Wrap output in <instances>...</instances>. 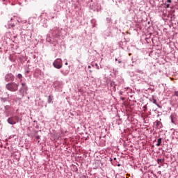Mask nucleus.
I'll return each mask as SVG.
<instances>
[{"label": "nucleus", "mask_w": 178, "mask_h": 178, "mask_svg": "<svg viewBox=\"0 0 178 178\" xmlns=\"http://www.w3.org/2000/svg\"><path fill=\"white\" fill-rule=\"evenodd\" d=\"M91 23H95V19H92Z\"/></svg>", "instance_id": "c85d7f7f"}, {"label": "nucleus", "mask_w": 178, "mask_h": 178, "mask_svg": "<svg viewBox=\"0 0 178 178\" xmlns=\"http://www.w3.org/2000/svg\"><path fill=\"white\" fill-rule=\"evenodd\" d=\"M107 23H109L110 24H112V18L111 17H107L106 19Z\"/></svg>", "instance_id": "a211bd4d"}, {"label": "nucleus", "mask_w": 178, "mask_h": 178, "mask_svg": "<svg viewBox=\"0 0 178 178\" xmlns=\"http://www.w3.org/2000/svg\"><path fill=\"white\" fill-rule=\"evenodd\" d=\"M51 35L54 37V38H58V37H60L61 33H60V30L58 27H54L51 30Z\"/></svg>", "instance_id": "39448f33"}, {"label": "nucleus", "mask_w": 178, "mask_h": 178, "mask_svg": "<svg viewBox=\"0 0 178 178\" xmlns=\"http://www.w3.org/2000/svg\"><path fill=\"white\" fill-rule=\"evenodd\" d=\"M5 111H9V106L6 105L4 106Z\"/></svg>", "instance_id": "b1692460"}, {"label": "nucleus", "mask_w": 178, "mask_h": 178, "mask_svg": "<svg viewBox=\"0 0 178 178\" xmlns=\"http://www.w3.org/2000/svg\"><path fill=\"white\" fill-rule=\"evenodd\" d=\"M164 161H165V160L163 159H157L158 165H162V163H163Z\"/></svg>", "instance_id": "f3484780"}, {"label": "nucleus", "mask_w": 178, "mask_h": 178, "mask_svg": "<svg viewBox=\"0 0 178 178\" xmlns=\"http://www.w3.org/2000/svg\"><path fill=\"white\" fill-rule=\"evenodd\" d=\"M118 166H120V164H118Z\"/></svg>", "instance_id": "ea45409f"}, {"label": "nucleus", "mask_w": 178, "mask_h": 178, "mask_svg": "<svg viewBox=\"0 0 178 178\" xmlns=\"http://www.w3.org/2000/svg\"><path fill=\"white\" fill-rule=\"evenodd\" d=\"M158 173H159V175H161V171H159Z\"/></svg>", "instance_id": "72a5a7b5"}, {"label": "nucleus", "mask_w": 178, "mask_h": 178, "mask_svg": "<svg viewBox=\"0 0 178 178\" xmlns=\"http://www.w3.org/2000/svg\"><path fill=\"white\" fill-rule=\"evenodd\" d=\"M96 3H95L94 5H92V6L94 7V10H99V9H101V6L99 3H97V7H95Z\"/></svg>", "instance_id": "2eb2a0df"}, {"label": "nucleus", "mask_w": 178, "mask_h": 178, "mask_svg": "<svg viewBox=\"0 0 178 178\" xmlns=\"http://www.w3.org/2000/svg\"><path fill=\"white\" fill-rule=\"evenodd\" d=\"M118 63H119V64L122 63V60H119V61H118Z\"/></svg>", "instance_id": "2f4dec72"}, {"label": "nucleus", "mask_w": 178, "mask_h": 178, "mask_svg": "<svg viewBox=\"0 0 178 178\" xmlns=\"http://www.w3.org/2000/svg\"><path fill=\"white\" fill-rule=\"evenodd\" d=\"M110 86L111 87V90H113V91H116V86H118V83L113 81H111L110 82Z\"/></svg>", "instance_id": "9b49d317"}, {"label": "nucleus", "mask_w": 178, "mask_h": 178, "mask_svg": "<svg viewBox=\"0 0 178 178\" xmlns=\"http://www.w3.org/2000/svg\"><path fill=\"white\" fill-rule=\"evenodd\" d=\"M110 161H112V159H110Z\"/></svg>", "instance_id": "79ce46f5"}, {"label": "nucleus", "mask_w": 178, "mask_h": 178, "mask_svg": "<svg viewBox=\"0 0 178 178\" xmlns=\"http://www.w3.org/2000/svg\"><path fill=\"white\" fill-rule=\"evenodd\" d=\"M161 144H162V138L157 140L156 147H161Z\"/></svg>", "instance_id": "dca6fc26"}, {"label": "nucleus", "mask_w": 178, "mask_h": 178, "mask_svg": "<svg viewBox=\"0 0 178 178\" xmlns=\"http://www.w3.org/2000/svg\"><path fill=\"white\" fill-rule=\"evenodd\" d=\"M155 129H162V122L160 120H156L154 122Z\"/></svg>", "instance_id": "1a4fd4ad"}, {"label": "nucleus", "mask_w": 178, "mask_h": 178, "mask_svg": "<svg viewBox=\"0 0 178 178\" xmlns=\"http://www.w3.org/2000/svg\"><path fill=\"white\" fill-rule=\"evenodd\" d=\"M16 26V21L11 18L10 21H8V24L6 26L7 29H13Z\"/></svg>", "instance_id": "6e6552de"}, {"label": "nucleus", "mask_w": 178, "mask_h": 178, "mask_svg": "<svg viewBox=\"0 0 178 178\" xmlns=\"http://www.w3.org/2000/svg\"><path fill=\"white\" fill-rule=\"evenodd\" d=\"M88 69H91V65H88Z\"/></svg>", "instance_id": "7c9ffc66"}, {"label": "nucleus", "mask_w": 178, "mask_h": 178, "mask_svg": "<svg viewBox=\"0 0 178 178\" xmlns=\"http://www.w3.org/2000/svg\"><path fill=\"white\" fill-rule=\"evenodd\" d=\"M35 138H36V140H40V138H41V136L40 135H37L35 136Z\"/></svg>", "instance_id": "a878e982"}, {"label": "nucleus", "mask_w": 178, "mask_h": 178, "mask_svg": "<svg viewBox=\"0 0 178 178\" xmlns=\"http://www.w3.org/2000/svg\"><path fill=\"white\" fill-rule=\"evenodd\" d=\"M25 73L29 74V73H30V71L26 70V71L25 72Z\"/></svg>", "instance_id": "c756f323"}, {"label": "nucleus", "mask_w": 178, "mask_h": 178, "mask_svg": "<svg viewBox=\"0 0 178 178\" xmlns=\"http://www.w3.org/2000/svg\"><path fill=\"white\" fill-rule=\"evenodd\" d=\"M95 66H96V68H97L98 70H99V66L98 65L97 63L95 64Z\"/></svg>", "instance_id": "bb28decb"}, {"label": "nucleus", "mask_w": 178, "mask_h": 178, "mask_svg": "<svg viewBox=\"0 0 178 178\" xmlns=\"http://www.w3.org/2000/svg\"><path fill=\"white\" fill-rule=\"evenodd\" d=\"M19 116L17 115H15L13 117H10L8 118L7 120L8 123H9V124H16V123H19Z\"/></svg>", "instance_id": "20e7f679"}, {"label": "nucleus", "mask_w": 178, "mask_h": 178, "mask_svg": "<svg viewBox=\"0 0 178 178\" xmlns=\"http://www.w3.org/2000/svg\"><path fill=\"white\" fill-rule=\"evenodd\" d=\"M0 99H1V102H8V97H1Z\"/></svg>", "instance_id": "6ab92c4d"}, {"label": "nucleus", "mask_w": 178, "mask_h": 178, "mask_svg": "<svg viewBox=\"0 0 178 178\" xmlns=\"http://www.w3.org/2000/svg\"><path fill=\"white\" fill-rule=\"evenodd\" d=\"M122 44H123V42H120L118 43V45H119L120 48H122V49H123V47H122Z\"/></svg>", "instance_id": "5701e85b"}, {"label": "nucleus", "mask_w": 178, "mask_h": 178, "mask_svg": "<svg viewBox=\"0 0 178 178\" xmlns=\"http://www.w3.org/2000/svg\"><path fill=\"white\" fill-rule=\"evenodd\" d=\"M90 73H92V71L91 70H89Z\"/></svg>", "instance_id": "473e14b6"}, {"label": "nucleus", "mask_w": 178, "mask_h": 178, "mask_svg": "<svg viewBox=\"0 0 178 178\" xmlns=\"http://www.w3.org/2000/svg\"><path fill=\"white\" fill-rule=\"evenodd\" d=\"M170 3H172V0H166V1L164 3V5L165 8H170Z\"/></svg>", "instance_id": "4468645a"}, {"label": "nucleus", "mask_w": 178, "mask_h": 178, "mask_svg": "<svg viewBox=\"0 0 178 178\" xmlns=\"http://www.w3.org/2000/svg\"><path fill=\"white\" fill-rule=\"evenodd\" d=\"M165 152H168V153L172 152V148H167V149H165Z\"/></svg>", "instance_id": "4be33fe9"}, {"label": "nucleus", "mask_w": 178, "mask_h": 178, "mask_svg": "<svg viewBox=\"0 0 178 178\" xmlns=\"http://www.w3.org/2000/svg\"><path fill=\"white\" fill-rule=\"evenodd\" d=\"M115 60H118V58H115Z\"/></svg>", "instance_id": "a19ab883"}, {"label": "nucleus", "mask_w": 178, "mask_h": 178, "mask_svg": "<svg viewBox=\"0 0 178 178\" xmlns=\"http://www.w3.org/2000/svg\"><path fill=\"white\" fill-rule=\"evenodd\" d=\"M136 73H140V74H144V71H143V70L137 69V70H136Z\"/></svg>", "instance_id": "412c9836"}, {"label": "nucleus", "mask_w": 178, "mask_h": 178, "mask_svg": "<svg viewBox=\"0 0 178 178\" xmlns=\"http://www.w3.org/2000/svg\"><path fill=\"white\" fill-rule=\"evenodd\" d=\"M54 10L55 12H60V10H62V6L59 5L58 3L56 4Z\"/></svg>", "instance_id": "f8f14e48"}, {"label": "nucleus", "mask_w": 178, "mask_h": 178, "mask_svg": "<svg viewBox=\"0 0 178 178\" xmlns=\"http://www.w3.org/2000/svg\"><path fill=\"white\" fill-rule=\"evenodd\" d=\"M69 67L67 68H63L60 70V73L62 74L63 76H67V74H69Z\"/></svg>", "instance_id": "9d476101"}, {"label": "nucleus", "mask_w": 178, "mask_h": 178, "mask_svg": "<svg viewBox=\"0 0 178 178\" xmlns=\"http://www.w3.org/2000/svg\"><path fill=\"white\" fill-rule=\"evenodd\" d=\"M34 58H35V56H34Z\"/></svg>", "instance_id": "c03bdc74"}, {"label": "nucleus", "mask_w": 178, "mask_h": 178, "mask_svg": "<svg viewBox=\"0 0 178 178\" xmlns=\"http://www.w3.org/2000/svg\"><path fill=\"white\" fill-rule=\"evenodd\" d=\"M65 65L67 66V65H68L67 62L65 63Z\"/></svg>", "instance_id": "c9c22d12"}, {"label": "nucleus", "mask_w": 178, "mask_h": 178, "mask_svg": "<svg viewBox=\"0 0 178 178\" xmlns=\"http://www.w3.org/2000/svg\"><path fill=\"white\" fill-rule=\"evenodd\" d=\"M53 66L56 69H62V66H63V63L62 61V59L60 58L56 59L53 63Z\"/></svg>", "instance_id": "7ed1b4c3"}, {"label": "nucleus", "mask_w": 178, "mask_h": 178, "mask_svg": "<svg viewBox=\"0 0 178 178\" xmlns=\"http://www.w3.org/2000/svg\"><path fill=\"white\" fill-rule=\"evenodd\" d=\"M52 101H54V96L52 95H50L47 97V102L49 104H52Z\"/></svg>", "instance_id": "ddd939ff"}, {"label": "nucleus", "mask_w": 178, "mask_h": 178, "mask_svg": "<svg viewBox=\"0 0 178 178\" xmlns=\"http://www.w3.org/2000/svg\"><path fill=\"white\" fill-rule=\"evenodd\" d=\"M5 1H6V0H2L3 2H5Z\"/></svg>", "instance_id": "58836bf2"}, {"label": "nucleus", "mask_w": 178, "mask_h": 178, "mask_svg": "<svg viewBox=\"0 0 178 178\" xmlns=\"http://www.w3.org/2000/svg\"><path fill=\"white\" fill-rule=\"evenodd\" d=\"M17 79H19V80H20V81H22V79H23V75L22 74H18L17 75Z\"/></svg>", "instance_id": "aec40b11"}, {"label": "nucleus", "mask_w": 178, "mask_h": 178, "mask_svg": "<svg viewBox=\"0 0 178 178\" xmlns=\"http://www.w3.org/2000/svg\"><path fill=\"white\" fill-rule=\"evenodd\" d=\"M92 27H95V24H94L92 25Z\"/></svg>", "instance_id": "f704fd0d"}, {"label": "nucleus", "mask_w": 178, "mask_h": 178, "mask_svg": "<svg viewBox=\"0 0 178 178\" xmlns=\"http://www.w3.org/2000/svg\"><path fill=\"white\" fill-rule=\"evenodd\" d=\"M5 81L7 82L15 81V75H13V74H12V73L6 74L5 76Z\"/></svg>", "instance_id": "423d86ee"}, {"label": "nucleus", "mask_w": 178, "mask_h": 178, "mask_svg": "<svg viewBox=\"0 0 178 178\" xmlns=\"http://www.w3.org/2000/svg\"><path fill=\"white\" fill-rule=\"evenodd\" d=\"M51 19H54V17H52Z\"/></svg>", "instance_id": "37998d69"}, {"label": "nucleus", "mask_w": 178, "mask_h": 178, "mask_svg": "<svg viewBox=\"0 0 178 178\" xmlns=\"http://www.w3.org/2000/svg\"><path fill=\"white\" fill-rule=\"evenodd\" d=\"M171 123L172 124H176L177 122H178V115L177 114L172 113L170 115Z\"/></svg>", "instance_id": "0eeeda50"}, {"label": "nucleus", "mask_w": 178, "mask_h": 178, "mask_svg": "<svg viewBox=\"0 0 178 178\" xmlns=\"http://www.w3.org/2000/svg\"><path fill=\"white\" fill-rule=\"evenodd\" d=\"M20 83L19 82H10L6 85V88L8 90V91H11V92H16L17 90H19V86Z\"/></svg>", "instance_id": "f257e3e1"}, {"label": "nucleus", "mask_w": 178, "mask_h": 178, "mask_svg": "<svg viewBox=\"0 0 178 178\" xmlns=\"http://www.w3.org/2000/svg\"><path fill=\"white\" fill-rule=\"evenodd\" d=\"M90 66H92V67H94V65H92V64H91V65Z\"/></svg>", "instance_id": "e433bc0d"}, {"label": "nucleus", "mask_w": 178, "mask_h": 178, "mask_svg": "<svg viewBox=\"0 0 178 178\" xmlns=\"http://www.w3.org/2000/svg\"><path fill=\"white\" fill-rule=\"evenodd\" d=\"M156 105V106H158V108H162V106H161L159 104H158V103Z\"/></svg>", "instance_id": "cd10ccee"}, {"label": "nucleus", "mask_w": 178, "mask_h": 178, "mask_svg": "<svg viewBox=\"0 0 178 178\" xmlns=\"http://www.w3.org/2000/svg\"><path fill=\"white\" fill-rule=\"evenodd\" d=\"M114 161H116V157L114 158Z\"/></svg>", "instance_id": "4c0bfd02"}, {"label": "nucleus", "mask_w": 178, "mask_h": 178, "mask_svg": "<svg viewBox=\"0 0 178 178\" xmlns=\"http://www.w3.org/2000/svg\"><path fill=\"white\" fill-rule=\"evenodd\" d=\"M152 101H153V104H154L155 105H156V104H158V103L156 102V99H153Z\"/></svg>", "instance_id": "393cba45"}, {"label": "nucleus", "mask_w": 178, "mask_h": 178, "mask_svg": "<svg viewBox=\"0 0 178 178\" xmlns=\"http://www.w3.org/2000/svg\"><path fill=\"white\" fill-rule=\"evenodd\" d=\"M21 86H22L18 90V92L20 93V95H22V97H24V94H27V92L29 91V87L25 82L22 83Z\"/></svg>", "instance_id": "f03ea898"}]
</instances>
